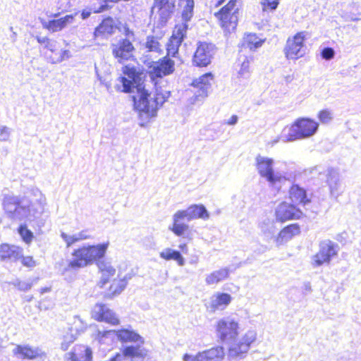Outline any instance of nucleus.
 Segmentation results:
<instances>
[{"mask_svg": "<svg viewBox=\"0 0 361 361\" xmlns=\"http://www.w3.org/2000/svg\"><path fill=\"white\" fill-rule=\"evenodd\" d=\"M21 259H22L21 262H22L23 265L25 267L32 268L36 266V262L34 260L32 257H30V256L23 257L22 255Z\"/></svg>", "mask_w": 361, "mask_h": 361, "instance_id": "obj_49", "label": "nucleus"}, {"mask_svg": "<svg viewBox=\"0 0 361 361\" xmlns=\"http://www.w3.org/2000/svg\"><path fill=\"white\" fill-rule=\"evenodd\" d=\"M111 53L116 61L123 63L133 57L135 47L129 39H121L111 44Z\"/></svg>", "mask_w": 361, "mask_h": 361, "instance_id": "obj_12", "label": "nucleus"}, {"mask_svg": "<svg viewBox=\"0 0 361 361\" xmlns=\"http://www.w3.org/2000/svg\"><path fill=\"white\" fill-rule=\"evenodd\" d=\"M264 42L263 40L259 39L255 34H249L243 37L241 47L247 48L250 50H255L260 47Z\"/></svg>", "mask_w": 361, "mask_h": 361, "instance_id": "obj_35", "label": "nucleus"}, {"mask_svg": "<svg viewBox=\"0 0 361 361\" xmlns=\"http://www.w3.org/2000/svg\"><path fill=\"white\" fill-rule=\"evenodd\" d=\"M216 51V47L214 44L207 42H199L193 55V65L198 67L207 66L210 64Z\"/></svg>", "mask_w": 361, "mask_h": 361, "instance_id": "obj_10", "label": "nucleus"}, {"mask_svg": "<svg viewBox=\"0 0 361 361\" xmlns=\"http://www.w3.org/2000/svg\"><path fill=\"white\" fill-rule=\"evenodd\" d=\"M36 39L38 43L41 44H46L47 40L49 39L48 37H39V36H37L36 37Z\"/></svg>", "mask_w": 361, "mask_h": 361, "instance_id": "obj_60", "label": "nucleus"}, {"mask_svg": "<svg viewBox=\"0 0 361 361\" xmlns=\"http://www.w3.org/2000/svg\"><path fill=\"white\" fill-rule=\"evenodd\" d=\"M230 271L231 270L228 267L214 271L206 277L205 282L207 285L216 284L226 279L229 276Z\"/></svg>", "mask_w": 361, "mask_h": 361, "instance_id": "obj_30", "label": "nucleus"}, {"mask_svg": "<svg viewBox=\"0 0 361 361\" xmlns=\"http://www.w3.org/2000/svg\"><path fill=\"white\" fill-rule=\"evenodd\" d=\"M305 39L304 32H298L292 39H288L284 48V54L288 59L295 60L305 55Z\"/></svg>", "mask_w": 361, "mask_h": 361, "instance_id": "obj_9", "label": "nucleus"}, {"mask_svg": "<svg viewBox=\"0 0 361 361\" xmlns=\"http://www.w3.org/2000/svg\"><path fill=\"white\" fill-rule=\"evenodd\" d=\"M50 290L49 288H43L41 289V293H44Z\"/></svg>", "mask_w": 361, "mask_h": 361, "instance_id": "obj_62", "label": "nucleus"}, {"mask_svg": "<svg viewBox=\"0 0 361 361\" xmlns=\"http://www.w3.org/2000/svg\"><path fill=\"white\" fill-rule=\"evenodd\" d=\"M74 339L73 335L65 336L61 344V348L64 351L68 350L69 345L74 341Z\"/></svg>", "mask_w": 361, "mask_h": 361, "instance_id": "obj_50", "label": "nucleus"}, {"mask_svg": "<svg viewBox=\"0 0 361 361\" xmlns=\"http://www.w3.org/2000/svg\"><path fill=\"white\" fill-rule=\"evenodd\" d=\"M275 215L277 221L284 222L300 218L302 212L295 205L283 202L276 208Z\"/></svg>", "mask_w": 361, "mask_h": 361, "instance_id": "obj_17", "label": "nucleus"}, {"mask_svg": "<svg viewBox=\"0 0 361 361\" xmlns=\"http://www.w3.org/2000/svg\"><path fill=\"white\" fill-rule=\"evenodd\" d=\"M71 57V54L69 50H62L60 56L59 61L67 60Z\"/></svg>", "mask_w": 361, "mask_h": 361, "instance_id": "obj_55", "label": "nucleus"}, {"mask_svg": "<svg viewBox=\"0 0 361 361\" xmlns=\"http://www.w3.org/2000/svg\"><path fill=\"white\" fill-rule=\"evenodd\" d=\"M255 160L259 174L267 180L270 186L279 188V185L286 180V176L281 172L274 171V160L271 158L258 155Z\"/></svg>", "mask_w": 361, "mask_h": 361, "instance_id": "obj_5", "label": "nucleus"}, {"mask_svg": "<svg viewBox=\"0 0 361 361\" xmlns=\"http://www.w3.org/2000/svg\"><path fill=\"white\" fill-rule=\"evenodd\" d=\"M238 322L230 317H224L216 324L217 336L222 342L228 343L238 336Z\"/></svg>", "mask_w": 361, "mask_h": 361, "instance_id": "obj_11", "label": "nucleus"}, {"mask_svg": "<svg viewBox=\"0 0 361 361\" xmlns=\"http://www.w3.org/2000/svg\"><path fill=\"white\" fill-rule=\"evenodd\" d=\"M237 0H229L228 4L220 10L219 15L221 25L226 30L231 32L234 31L238 25V9H234Z\"/></svg>", "mask_w": 361, "mask_h": 361, "instance_id": "obj_8", "label": "nucleus"}, {"mask_svg": "<svg viewBox=\"0 0 361 361\" xmlns=\"http://www.w3.org/2000/svg\"><path fill=\"white\" fill-rule=\"evenodd\" d=\"M183 23L181 25H176L167 44V54L172 57H176L178 53L179 47L181 45L186 35L188 29V22L183 19Z\"/></svg>", "mask_w": 361, "mask_h": 361, "instance_id": "obj_13", "label": "nucleus"}, {"mask_svg": "<svg viewBox=\"0 0 361 361\" xmlns=\"http://www.w3.org/2000/svg\"><path fill=\"white\" fill-rule=\"evenodd\" d=\"M92 317L97 321L105 322L113 325L119 323V319L116 317L115 313L104 304H97L94 307Z\"/></svg>", "mask_w": 361, "mask_h": 361, "instance_id": "obj_20", "label": "nucleus"}, {"mask_svg": "<svg viewBox=\"0 0 361 361\" xmlns=\"http://www.w3.org/2000/svg\"><path fill=\"white\" fill-rule=\"evenodd\" d=\"M12 353L14 356L23 360H34L43 354L40 348L31 347L29 345H16L12 350Z\"/></svg>", "mask_w": 361, "mask_h": 361, "instance_id": "obj_21", "label": "nucleus"}, {"mask_svg": "<svg viewBox=\"0 0 361 361\" xmlns=\"http://www.w3.org/2000/svg\"><path fill=\"white\" fill-rule=\"evenodd\" d=\"M289 196L291 201L295 204L306 205L310 202L307 197V191L298 185H293L289 190Z\"/></svg>", "mask_w": 361, "mask_h": 361, "instance_id": "obj_25", "label": "nucleus"}, {"mask_svg": "<svg viewBox=\"0 0 361 361\" xmlns=\"http://www.w3.org/2000/svg\"><path fill=\"white\" fill-rule=\"evenodd\" d=\"M174 61L167 56L154 62L149 67V75L154 80L157 78H162L174 71Z\"/></svg>", "mask_w": 361, "mask_h": 361, "instance_id": "obj_15", "label": "nucleus"}, {"mask_svg": "<svg viewBox=\"0 0 361 361\" xmlns=\"http://www.w3.org/2000/svg\"><path fill=\"white\" fill-rule=\"evenodd\" d=\"M318 117L322 123H327L332 119L331 112L326 109L319 111Z\"/></svg>", "mask_w": 361, "mask_h": 361, "instance_id": "obj_46", "label": "nucleus"}, {"mask_svg": "<svg viewBox=\"0 0 361 361\" xmlns=\"http://www.w3.org/2000/svg\"><path fill=\"white\" fill-rule=\"evenodd\" d=\"M61 237L66 242L67 247H70L77 242V238H75V234L69 235L64 232H61Z\"/></svg>", "mask_w": 361, "mask_h": 361, "instance_id": "obj_48", "label": "nucleus"}, {"mask_svg": "<svg viewBox=\"0 0 361 361\" xmlns=\"http://www.w3.org/2000/svg\"><path fill=\"white\" fill-rule=\"evenodd\" d=\"M38 281V279H29L26 281H21L20 279H16L10 282L8 284L13 286L17 288L18 290L27 292L30 290L33 286L34 283H36Z\"/></svg>", "mask_w": 361, "mask_h": 361, "instance_id": "obj_38", "label": "nucleus"}, {"mask_svg": "<svg viewBox=\"0 0 361 361\" xmlns=\"http://www.w3.org/2000/svg\"><path fill=\"white\" fill-rule=\"evenodd\" d=\"M179 6L183 7L182 19L190 21L193 16L194 0H179Z\"/></svg>", "mask_w": 361, "mask_h": 361, "instance_id": "obj_37", "label": "nucleus"}, {"mask_svg": "<svg viewBox=\"0 0 361 361\" xmlns=\"http://www.w3.org/2000/svg\"><path fill=\"white\" fill-rule=\"evenodd\" d=\"M44 47L51 52H54L56 48V41L49 39Z\"/></svg>", "mask_w": 361, "mask_h": 361, "instance_id": "obj_54", "label": "nucleus"}, {"mask_svg": "<svg viewBox=\"0 0 361 361\" xmlns=\"http://www.w3.org/2000/svg\"><path fill=\"white\" fill-rule=\"evenodd\" d=\"M202 361H222L225 356L222 346L212 348L201 352Z\"/></svg>", "mask_w": 361, "mask_h": 361, "instance_id": "obj_29", "label": "nucleus"}, {"mask_svg": "<svg viewBox=\"0 0 361 361\" xmlns=\"http://www.w3.org/2000/svg\"><path fill=\"white\" fill-rule=\"evenodd\" d=\"M339 246L337 243L330 240H324L319 244V251L312 257V265L320 267L324 264H329L331 259L338 255Z\"/></svg>", "mask_w": 361, "mask_h": 361, "instance_id": "obj_7", "label": "nucleus"}, {"mask_svg": "<svg viewBox=\"0 0 361 361\" xmlns=\"http://www.w3.org/2000/svg\"><path fill=\"white\" fill-rule=\"evenodd\" d=\"M11 135V129L5 126L0 127V141L6 142L8 140Z\"/></svg>", "mask_w": 361, "mask_h": 361, "instance_id": "obj_47", "label": "nucleus"}, {"mask_svg": "<svg viewBox=\"0 0 361 361\" xmlns=\"http://www.w3.org/2000/svg\"><path fill=\"white\" fill-rule=\"evenodd\" d=\"M256 340V334L248 331L238 341L233 343L228 348V359L229 361H237L246 357L250 345Z\"/></svg>", "mask_w": 361, "mask_h": 361, "instance_id": "obj_6", "label": "nucleus"}, {"mask_svg": "<svg viewBox=\"0 0 361 361\" xmlns=\"http://www.w3.org/2000/svg\"><path fill=\"white\" fill-rule=\"evenodd\" d=\"M250 62L245 57L241 63V67L238 71V75L243 78H247L250 75L249 71Z\"/></svg>", "mask_w": 361, "mask_h": 361, "instance_id": "obj_44", "label": "nucleus"}, {"mask_svg": "<svg viewBox=\"0 0 361 361\" xmlns=\"http://www.w3.org/2000/svg\"><path fill=\"white\" fill-rule=\"evenodd\" d=\"M92 12H93V11L92 10V8L90 10H87V9L82 10V11L81 12L82 19L85 20L87 18H89L91 15Z\"/></svg>", "mask_w": 361, "mask_h": 361, "instance_id": "obj_59", "label": "nucleus"}, {"mask_svg": "<svg viewBox=\"0 0 361 361\" xmlns=\"http://www.w3.org/2000/svg\"><path fill=\"white\" fill-rule=\"evenodd\" d=\"M122 353L123 357H130L131 361H135V358H141L146 355L145 350L141 348L140 345H126L123 348Z\"/></svg>", "mask_w": 361, "mask_h": 361, "instance_id": "obj_32", "label": "nucleus"}, {"mask_svg": "<svg viewBox=\"0 0 361 361\" xmlns=\"http://www.w3.org/2000/svg\"><path fill=\"white\" fill-rule=\"evenodd\" d=\"M18 231L25 243L29 244L32 242L34 235L33 233L27 228L26 224H20L18 228Z\"/></svg>", "mask_w": 361, "mask_h": 361, "instance_id": "obj_40", "label": "nucleus"}, {"mask_svg": "<svg viewBox=\"0 0 361 361\" xmlns=\"http://www.w3.org/2000/svg\"><path fill=\"white\" fill-rule=\"evenodd\" d=\"M60 20H63V24L65 27L68 23H70L73 21V15H66L64 17L60 18Z\"/></svg>", "mask_w": 361, "mask_h": 361, "instance_id": "obj_57", "label": "nucleus"}, {"mask_svg": "<svg viewBox=\"0 0 361 361\" xmlns=\"http://www.w3.org/2000/svg\"><path fill=\"white\" fill-rule=\"evenodd\" d=\"M98 4H92V10L94 13H99L109 10L111 6L109 3H114V0H96Z\"/></svg>", "mask_w": 361, "mask_h": 361, "instance_id": "obj_41", "label": "nucleus"}, {"mask_svg": "<svg viewBox=\"0 0 361 361\" xmlns=\"http://www.w3.org/2000/svg\"><path fill=\"white\" fill-rule=\"evenodd\" d=\"M23 249L8 244L0 246V260L6 262H15L22 257Z\"/></svg>", "mask_w": 361, "mask_h": 361, "instance_id": "obj_23", "label": "nucleus"}, {"mask_svg": "<svg viewBox=\"0 0 361 361\" xmlns=\"http://www.w3.org/2000/svg\"><path fill=\"white\" fill-rule=\"evenodd\" d=\"M261 231L267 237V238H271L272 237L275 232H276V229H275V226L274 225V223L270 221H267V222L266 221H264L262 225H261Z\"/></svg>", "mask_w": 361, "mask_h": 361, "instance_id": "obj_42", "label": "nucleus"}, {"mask_svg": "<svg viewBox=\"0 0 361 361\" xmlns=\"http://www.w3.org/2000/svg\"><path fill=\"white\" fill-rule=\"evenodd\" d=\"M115 334H116L118 338L122 342H140L141 344L144 343V340L141 336L135 331L128 329H121L116 333L114 330H98L97 338L100 343H105V338L112 337Z\"/></svg>", "mask_w": 361, "mask_h": 361, "instance_id": "obj_14", "label": "nucleus"}, {"mask_svg": "<svg viewBox=\"0 0 361 361\" xmlns=\"http://www.w3.org/2000/svg\"><path fill=\"white\" fill-rule=\"evenodd\" d=\"M231 301V296L228 293H221L214 296L211 300V307L213 309H219L222 306H227Z\"/></svg>", "mask_w": 361, "mask_h": 361, "instance_id": "obj_36", "label": "nucleus"}, {"mask_svg": "<svg viewBox=\"0 0 361 361\" xmlns=\"http://www.w3.org/2000/svg\"><path fill=\"white\" fill-rule=\"evenodd\" d=\"M321 56L323 59L329 61L334 58L335 51L331 47H324L321 51Z\"/></svg>", "mask_w": 361, "mask_h": 361, "instance_id": "obj_45", "label": "nucleus"}, {"mask_svg": "<svg viewBox=\"0 0 361 361\" xmlns=\"http://www.w3.org/2000/svg\"><path fill=\"white\" fill-rule=\"evenodd\" d=\"M185 219L183 216H178V211L173 216V225L169 229L177 236H184L185 232L189 229V226L182 223L181 221Z\"/></svg>", "mask_w": 361, "mask_h": 361, "instance_id": "obj_31", "label": "nucleus"}, {"mask_svg": "<svg viewBox=\"0 0 361 361\" xmlns=\"http://www.w3.org/2000/svg\"><path fill=\"white\" fill-rule=\"evenodd\" d=\"M180 248L182 250L183 252H185V249L187 248V246L185 244H183V245H180Z\"/></svg>", "mask_w": 361, "mask_h": 361, "instance_id": "obj_63", "label": "nucleus"}, {"mask_svg": "<svg viewBox=\"0 0 361 361\" xmlns=\"http://www.w3.org/2000/svg\"><path fill=\"white\" fill-rule=\"evenodd\" d=\"M300 232L299 226L297 224H290L283 228L278 235L276 243L278 244H283Z\"/></svg>", "mask_w": 361, "mask_h": 361, "instance_id": "obj_26", "label": "nucleus"}, {"mask_svg": "<svg viewBox=\"0 0 361 361\" xmlns=\"http://www.w3.org/2000/svg\"><path fill=\"white\" fill-rule=\"evenodd\" d=\"M124 35L126 37V39H129L130 41L133 39L135 37L133 31L130 30L128 27H124Z\"/></svg>", "mask_w": 361, "mask_h": 361, "instance_id": "obj_56", "label": "nucleus"}, {"mask_svg": "<svg viewBox=\"0 0 361 361\" xmlns=\"http://www.w3.org/2000/svg\"><path fill=\"white\" fill-rule=\"evenodd\" d=\"M97 264L99 271L102 273L100 281L98 282V286L102 288L109 281L110 278L115 275L116 269L111 266L110 262H105L104 260L98 261Z\"/></svg>", "mask_w": 361, "mask_h": 361, "instance_id": "obj_24", "label": "nucleus"}, {"mask_svg": "<svg viewBox=\"0 0 361 361\" xmlns=\"http://www.w3.org/2000/svg\"><path fill=\"white\" fill-rule=\"evenodd\" d=\"M46 27L52 32H56L62 30L64 27V25L63 24V20L59 18L49 20Z\"/></svg>", "mask_w": 361, "mask_h": 361, "instance_id": "obj_43", "label": "nucleus"}, {"mask_svg": "<svg viewBox=\"0 0 361 361\" xmlns=\"http://www.w3.org/2000/svg\"><path fill=\"white\" fill-rule=\"evenodd\" d=\"M238 121V117L236 115H233L229 120H228L226 123L229 126H234Z\"/></svg>", "mask_w": 361, "mask_h": 361, "instance_id": "obj_58", "label": "nucleus"}, {"mask_svg": "<svg viewBox=\"0 0 361 361\" xmlns=\"http://www.w3.org/2000/svg\"><path fill=\"white\" fill-rule=\"evenodd\" d=\"M212 80L213 75L211 73H207L192 81V85L197 89L195 92L197 97H205L208 95Z\"/></svg>", "mask_w": 361, "mask_h": 361, "instance_id": "obj_22", "label": "nucleus"}, {"mask_svg": "<svg viewBox=\"0 0 361 361\" xmlns=\"http://www.w3.org/2000/svg\"><path fill=\"white\" fill-rule=\"evenodd\" d=\"M145 47L147 51L160 52L161 45L157 37L153 35L147 36L145 43Z\"/></svg>", "mask_w": 361, "mask_h": 361, "instance_id": "obj_39", "label": "nucleus"}, {"mask_svg": "<svg viewBox=\"0 0 361 361\" xmlns=\"http://www.w3.org/2000/svg\"><path fill=\"white\" fill-rule=\"evenodd\" d=\"M159 256L165 260H175L179 266H183L185 264V259L178 250L171 248H166L159 253Z\"/></svg>", "mask_w": 361, "mask_h": 361, "instance_id": "obj_33", "label": "nucleus"}, {"mask_svg": "<svg viewBox=\"0 0 361 361\" xmlns=\"http://www.w3.org/2000/svg\"><path fill=\"white\" fill-rule=\"evenodd\" d=\"M183 361H202L201 352L195 355L185 353L183 357Z\"/></svg>", "mask_w": 361, "mask_h": 361, "instance_id": "obj_52", "label": "nucleus"}, {"mask_svg": "<svg viewBox=\"0 0 361 361\" xmlns=\"http://www.w3.org/2000/svg\"><path fill=\"white\" fill-rule=\"evenodd\" d=\"M319 123L309 118H299L288 128H284L281 139L284 142L309 138L318 130Z\"/></svg>", "mask_w": 361, "mask_h": 361, "instance_id": "obj_3", "label": "nucleus"}, {"mask_svg": "<svg viewBox=\"0 0 361 361\" xmlns=\"http://www.w3.org/2000/svg\"><path fill=\"white\" fill-rule=\"evenodd\" d=\"M2 206L8 217L13 221H36L39 228L44 226L45 219L32 207L31 202L26 197L16 196L13 193L2 191Z\"/></svg>", "mask_w": 361, "mask_h": 361, "instance_id": "obj_2", "label": "nucleus"}, {"mask_svg": "<svg viewBox=\"0 0 361 361\" xmlns=\"http://www.w3.org/2000/svg\"><path fill=\"white\" fill-rule=\"evenodd\" d=\"M154 1L153 9H157L159 20L166 23L175 11L176 0H154Z\"/></svg>", "mask_w": 361, "mask_h": 361, "instance_id": "obj_18", "label": "nucleus"}, {"mask_svg": "<svg viewBox=\"0 0 361 361\" xmlns=\"http://www.w3.org/2000/svg\"><path fill=\"white\" fill-rule=\"evenodd\" d=\"M115 25L112 18L104 19L95 28L94 35L95 37H105L112 35L115 31Z\"/></svg>", "mask_w": 361, "mask_h": 361, "instance_id": "obj_27", "label": "nucleus"}, {"mask_svg": "<svg viewBox=\"0 0 361 361\" xmlns=\"http://www.w3.org/2000/svg\"><path fill=\"white\" fill-rule=\"evenodd\" d=\"M326 176L330 195L337 199L344 191L340 173L338 169L330 167L326 170Z\"/></svg>", "mask_w": 361, "mask_h": 361, "instance_id": "obj_16", "label": "nucleus"}, {"mask_svg": "<svg viewBox=\"0 0 361 361\" xmlns=\"http://www.w3.org/2000/svg\"><path fill=\"white\" fill-rule=\"evenodd\" d=\"M305 290H308V291L311 290V286H310V283L305 284Z\"/></svg>", "mask_w": 361, "mask_h": 361, "instance_id": "obj_64", "label": "nucleus"}, {"mask_svg": "<svg viewBox=\"0 0 361 361\" xmlns=\"http://www.w3.org/2000/svg\"><path fill=\"white\" fill-rule=\"evenodd\" d=\"M71 361H92L91 348L84 345L75 348L71 355Z\"/></svg>", "mask_w": 361, "mask_h": 361, "instance_id": "obj_28", "label": "nucleus"}, {"mask_svg": "<svg viewBox=\"0 0 361 361\" xmlns=\"http://www.w3.org/2000/svg\"><path fill=\"white\" fill-rule=\"evenodd\" d=\"M178 216H183L187 221L197 219L206 220L209 218V213L203 204H194L186 209L178 210Z\"/></svg>", "mask_w": 361, "mask_h": 361, "instance_id": "obj_19", "label": "nucleus"}, {"mask_svg": "<svg viewBox=\"0 0 361 361\" xmlns=\"http://www.w3.org/2000/svg\"><path fill=\"white\" fill-rule=\"evenodd\" d=\"M279 4V0H264L262 4L264 8L274 11L277 8Z\"/></svg>", "mask_w": 361, "mask_h": 361, "instance_id": "obj_51", "label": "nucleus"}, {"mask_svg": "<svg viewBox=\"0 0 361 361\" xmlns=\"http://www.w3.org/2000/svg\"><path fill=\"white\" fill-rule=\"evenodd\" d=\"M127 280L126 277L119 281H114L111 283L109 291L105 294L104 297L111 299L114 297L119 295L126 287Z\"/></svg>", "mask_w": 361, "mask_h": 361, "instance_id": "obj_34", "label": "nucleus"}, {"mask_svg": "<svg viewBox=\"0 0 361 361\" xmlns=\"http://www.w3.org/2000/svg\"><path fill=\"white\" fill-rule=\"evenodd\" d=\"M123 73L130 80L125 76H121L118 80L120 84H116L115 88L117 91L134 93L131 95L134 109L140 113V118L145 117L148 121L152 117L157 116L158 109L162 106L170 96L169 91H164L161 87L157 88L154 93H149L147 90L142 87L138 83L139 75L135 67L126 66L123 68Z\"/></svg>", "mask_w": 361, "mask_h": 361, "instance_id": "obj_1", "label": "nucleus"}, {"mask_svg": "<svg viewBox=\"0 0 361 361\" xmlns=\"http://www.w3.org/2000/svg\"><path fill=\"white\" fill-rule=\"evenodd\" d=\"M109 246V243L98 244L97 245H89L75 250L73 256L75 257L68 263V267L71 269H79L92 264L94 261H101Z\"/></svg>", "mask_w": 361, "mask_h": 361, "instance_id": "obj_4", "label": "nucleus"}, {"mask_svg": "<svg viewBox=\"0 0 361 361\" xmlns=\"http://www.w3.org/2000/svg\"><path fill=\"white\" fill-rule=\"evenodd\" d=\"M9 29H10V30L13 32V33H12V35H11V38L12 39V40H13V42H15V41H16V35H17V34H16V32H13V27H10V28H9Z\"/></svg>", "mask_w": 361, "mask_h": 361, "instance_id": "obj_61", "label": "nucleus"}, {"mask_svg": "<svg viewBox=\"0 0 361 361\" xmlns=\"http://www.w3.org/2000/svg\"><path fill=\"white\" fill-rule=\"evenodd\" d=\"M75 235L77 238V242L91 238V236L88 234L87 230H83L78 233H75Z\"/></svg>", "mask_w": 361, "mask_h": 361, "instance_id": "obj_53", "label": "nucleus"}]
</instances>
